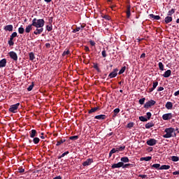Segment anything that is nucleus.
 Returning <instances> with one entry per match:
<instances>
[{
	"mask_svg": "<svg viewBox=\"0 0 179 179\" xmlns=\"http://www.w3.org/2000/svg\"><path fill=\"white\" fill-rule=\"evenodd\" d=\"M31 22L32 25L35 27L36 29H39V27H43L45 24V21L43 19L34 18Z\"/></svg>",
	"mask_w": 179,
	"mask_h": 179,
	"instance_id": "nucleus-1",
	"label": "nucleus"
},
{
	"mask_svg": "<svg viewBox=\"0 0 179 179\" xmlns=\"http://www.w3.org/2000/svg\"><path fill=\"white\" fill-rule=\"evenodd\" d=\"M175 129L173 128H166L165 129L166 134L163 135V138H169L173 136V133L174 132Z\"/></svg>",
	"mask_w": 179,
	"mask_h": 179,
	"instance_id": "nucleus-2",
	"label": "nucleus"
},
{
	"mask_svg": "<svg viewBox=\"0 0 179 179\" xmlns=\"http://www.w3.org/2000/svg\"><path fill=\"white\" fill-rule=\"evenodd\" d=\"M19 106H20V103H17L16 104H13V105H11L8 109V110L11 113H17V110L19 108Z\"/></svg>",
	"mask_w": 179,
	"mask_h": 179,
	"instance_id": "nucleus-3",
	"label": "nucleus"
},
{
	"mask_svg": "<svg viewBox=\"0 0 179 179\" xmlns=\"http://www.w3.org/2000/svg\"><path fill=\"white\" fill-rule=\"evenodd\" d=\"M155 103H156V101L151 99V100L148 101L144 104L143 107L145 108H151V107L154 106Z\"/></svg>",
	"mask_w": 179,
	"mask_h": 179,
	"instance_id": "nucleus-4",
	"label": "nucleus"
},
{
	"mask_svg": "<svg viewBox=\"0 0 179 179\" xmlns=\"http://www.w3.org/2000/svg\"><path fill=\"white\" fill-rule=\"evenodd\" d=\"M9 56H10V58L13 60H14L15 62H17V59H18V56H17V54L15 52H13V51H10L9 53H8Z\"/></svg>",
	"mask_w": 179,
	"mask_h": 179,
	"instance_id": "nucleus-5",
	"label": "nucleus"
},
{
	"mask_svg": "<svg viewBox=\"0 0 179 179\" xmlns=\"http://www.w3.org/2000/svg\"><path fill=\"white\" fill-rule=\"evenodd\" d=\"M157 143V141L155 138H150L146 141V144L150 146H154Z\"/></svg>",
	"mask_w": 179,
	"mask_h": 179,
	"instance_id": "nucleus-6",
	"label": "nucleus"
},
{
	"mask_svg": "<svg viewBox=\"0 0 179 179\" xmlns=\"http://www.w3.org/2000/svg\"><path fill=\"white\" fill-rule=\"evenodd\" d=\"M172 118H173V113H165L162 116V119L164 120H171Z\"/></svg>",
	"mask_w": 179,
	"mask_h": 179,
	"instance_id": "nucleus-7",
	"label": "nucleus"
},
{
	"mask_svg": "<svg viewBox=\"0 0 179 179\" xmlns=\"http://www.w3.org/2000/svg\"><path fill=\"white\" fill-rule=\"evenodd\" d=\"M119 71V69H115L113 71H111L110 73H109L108 77L109 78H115L117 76V72Z\"/></svg>",
	"mask_w": 179,
	"mask_h": 179,
	"instance_id": "nucleus-8",
	"label": "nucleus"
},
{
	"mask_svg": "<svg viewBox=\"0 0 179 179\" xmlns=\"http://www.w3.org/2000/svg\"><path fill=\"white\" fill-rule=\"evenodd\" d=\"M94 162V159H86L83 163V166H90L92 164V163Z\"/></svg>",
	"mask_w": 179,
	"mask_h": 179,
	"instance_id": "nucleus-9",
	"label": "nucleus"
},
{
	"mask_svg": "<svg viewBox=\"0 0 179 179\" xmlns=\"http://www.w3.org/2000/svg\"><path fill=\"white\" fill-rule=\"evenodd\" d=\"M123 166H124V163L118 162L117 164H112L111 169H120V167H122Z\"/></svg>",
	"mask_w": 179,
	"mask_h": 179,
	"instance_id": "nucleus-10",
	"label": "nucleus"
},
{
	"mask_svg": "<svg viewBox=\"0 0 179 179\" xmlns=\"http://www.w3.org/2000/svg\"><path fill=\"white\" fill-rule=\"evenodd\" d=\"M44 31L43 27H38L36 28V29L34 31V34L35 35H39L41 34V33H43V31Z\"/></svg>",
	"mask_w": 179,
	"mask_h": 179,
	"instance_id": "nucleus-11",
	"label": "nucleus"
},
{
	"mask_svg": "<svg viewBox=\"0 0 179 179\" xmlns=\"http://www.w3.org/2000/svg\"><path fill=\"white\" fill-rule=\"evenodd\" d=\"M7 60L6 58L1 59L0 61V68H3L6 66Z\"/></svg>",
	"mask_w": 179,
	"mask_h": 179,
	"instance_id": "nucleus-12",
	"label": "nucleus"
},
{
	"mask_svg": "<svg viewBox=\"0 0 179 179\" xmlns=\"http://www.w3.org/2000/svg\"><path fill=\"white\" fill-rule=\"evenodd\" d=\"M106 118H107V116L105 115H96L94 117V119L99 120H105Z\"/></svg>",
	"mask_w": 179,
	"mask_h": 179,
	"instance_id": "nucleus-13",
	"label": "nucleus"
},
{
	"mask_svg": "<svg viewBox=\"0 0 179 179\" xmlns=\"http://www.w3.org/2000/svg\"><path fill=\"white\" fill-rule=\"evenodd\" d=\"M98 110H100V107L97 106V107L92 108L90 110H88V114H92L93 113H95Z\"/></svg>",
	"mask_w": 179,
	"mask_h": 179,
	"instance_id": "nucleus-14",
	"label": "nucleus"
},
{
	"mask_svg": "<svg viewBox=\"0 0 179 179\" xmlns=\"http://www.w3.org/2000/svg\"><path fill=\"white\" fill-rule=\"evenodd\" d=\"M29 135L31 138L37 136V131L36 129H31L29 132Z\"/></svg>",
	"mask_w": 179,
	"mask_h": 179,
	"instance_id": "nucleus-15",
	"label": "nucleus"
},
{
	"mask_svg": "<svg viewBox=\"0 0 179 179\" xmlns=\"http://www.w3.org/2000/svg\"><path fill=\"white\" fill-rule=\"evenodd\" d=\"M171 73H172V71L171 70H167L163 74V77L169 78V77H170L171 76Z\"/></svg>",
	"mask_w": 179,
	"mask_h": 179,
	"instance_id": "nucleus-16",
	"label": "nucleus"
},
{
	"mask_svg": "<svg viewBox=\"0 0 179 179\" xmlns=\"http://www.w3.org/2000/svg\"><path fill=\"white\" fill-rule=\"evenodd\" d=\"M33 26L32 24H30L29 25H28L26 28H25V32L27 34H29L31 32V31L33 29Z\"/></svg>",
	"mask_w": 179,
	"mask_h": 179,
	"instance_id": "nucleus-17",
	"label": "nucleus"
},
{
	"mask_svg": "<svg viewBox=\"0 0 179 179\" xmlns=\"http://www.w3.org/2000/svg\"><path fill=\"white\" fill-rule=\"evenodd\" d=\"M3 30L6 31H12L13 30V25H6L3 27Z\"/></svg>",
	"mask_w": 179,
	"mask_h": 179,
	"instance_id": "nucleus-18",
	"label": "nucleus"
},
{
	"mask_svg": "<svg viewBox=\"0 0 179 179\" xmlns=\"http://www.w3.org/2000/svg\"><path fill=\"white\" fill-rule=\"evenodd\" d=\"M127 18H129L131 16V6L127 5Z\"/></svg>",
	"mask_w": 179,
	"mask_h": 179,
	"instance_id": "nucleus-19",
	"label": "nucleus"
},
{
	"mask_svg": "<svg viewBox=\"0 0 179 179\" xmlns=\"http://www.w3.org/2000/svg\"><path fill=\"white\" fill-rule=\"evenodd\" d=\"M120 162L122 163H128L129 162V159L128 158V157H122V158L120 159Z\"/></svg>",
	"mask_w": 179,
	"mask_h": 179,
	"instance_id": "nucleus-20",
	"label": "nucleus"
},
{
	"mask_svg": "<svg viewBox=\"0 0 179 179\" xmlns=\"http://www.w3.org/2000/svg\"><path fill=\"white\" fill-rule=\"evenodd\" d=\"M171 169L170 165L164 164L159 168V170H169Z\"/></svg>",
	"mask_w": 179,
	"mask_h": 179,
	"instance_id": "nucleus-21",
	"label": "nucleus"
},
{
	"mask_svg": "<svg viewBox=\"0 0 179 179\" xmlns=\"http://www.w3.org/2000/svg\"><path fill=\"white\" fill-rule=\"evenodd\" d=\"M152 159V157L151 156H148V157H142L141 158V161L143 162V161H145V162H149Z\"/></svg>",
	"mask_w": 179,
	"mask_h": 179,
	"instance_id": "nucleus-22",
	"label": "nucleus"
},
{
	"mask_svg": "<svg viewBox=\"0 0 179 179\" xmlns=\"http://www.w3.org/2000/svg\"><path fill=\"white\" fill-rule=\"evenodd\" d=\"M155 127L153 122H149L145 124V129H150L151 127Z\"/></svg>",
	"mask_w": 179,
	"mask_h": 179,
	"instance_id": "nucleus-23",
	"label": "nucleus"
},
{
	"mask_svg": "<svg viewBox=\"0 0 179 179\" xmlns=\"http://www.w3.org/2000/svg\"><path fill=\"white\" fill-rule=\"evenodd\" d=\"M149 16L150 18H153L155 20H159V19H161L159 15H155L154 14H150Z\"/></svg>",
	"mask_w": 179,
	"mask_h": 179,
	"instance_id": "nucleus-24",
	"label": "nucleus"
},
{
	"mask_svg": "<svg viewBox=\"0 0 179 179\" xmlns=\"http://www.w3.org/2000/svg\"><path fill=\"white\" fill-rule=\"evenodd\" d=\"M172 21H173V17H170V15H168L165 18V22L166 23V24H168L169 22H171Z\"/></svg>",
	"mask_w": 179,
	"mask_h": 179,
	"instance_id": "nucleus-25",
	"label": "nucleus"
},
{
	"mask_svg": "<svg viewBox=\"0 0 179 179\" xmlns=\"http://www.w3.org/2000/svg\"><path fill=\"white\" fill-rule=\"evenodd\" d=\"M161 164H154L151 166L152 169L160 170Z\"/></svg>",
	"mask_w": 179,
	"mask_h": 179,
	"instance_id": "nucleus-26",
	"label": "nucleus"
},
{
	"mask_svg": "<svg viewBox=\"0 0 179 179\" xmlns=\"http://www.w3.org/2000/svg\"><path fill=\"white\" fill-rule=\"evenodd\" d=\"M166 108H167V110H171V108H173V103L167 102L166 104Z\"/></svg>",
	"mask_w": 179,
	"mask_h": 179,
	"instance_id": "nucleus-27",
	"label": "nucleus"
},
{
	"mask_svg": "<svg viewBox=\"0 0 179 179\" xmlns=\"http://www.w3.org/2000/svg\"><path fill=\"white\" fill-rule=\"evenodd\" d=\"M93 68L95 69V70L97 71V72H101V70L99 69V67L98 66V63H93Z\"/></svg>",
	"mask_w": 179,
	"mask_h": 179,
	"instance_id": "nucleus-28",
	"label": "nucleus"
},
{
	"mask_svg": "<svg viewBox=\"0 0 179 179\" xmlns=\"http://www.w3.org/2000/svg\"><path fill=\"white\" fill-rule=\"evenodd\" d=\"M17 36V33L16 31L12 33V34L10 36V39L13 41L14 38H16Z\"/></svg>",
	"mask_w": 179,
	"mask_h": 179,
	"instance_id": "nucleus-29",
	"label": "nucleus"
},
{
	"mask_svg": "<svg viewBox=\"0 0 179 179\" xmlns=\"http://www.w3.org/2000/svg\"><path fill=\"white\" fill-rule=\"evenodd\" d=\"M175 13H176V9L172 8L171 10L168 11L167 15L168 16H172V15L174 14Z\"/></svg>",
	"mask_w": 179,
	"mask_h": 179,
	"instance_id": "nucleus-30",
	"label": "nucleus"
},
{
	"mask_svg": "<svg viewBox=\"0 0 179 179\" xmlns=\"http://www.w3.org/2000/svg\"><path fill=\"white\" fill-rule=\"evenodd\" d=\"M64 142H66V139H60L59 141H57L56 145L59 146L62 144L64 143Z\"/></svg>",
	"mask_w": 179,
	"mask_h": 179,
	"instance_id": "nucleus-31",
	"label": "nucleus"
},
{
	"mask_svg": "<svg viewBox=\"0 0 179 179\" xmlns=\"http://www.w3.org/2000/svg\"><path fill=\"white\" fill-rule=\"evenodd\" d=\"M127 66H122L120 71H119L118 75H122V73L125 72Z\"/></svg>",
	"mask_w": 179,
	"mask_h": 179,
	"instance_id": "nucleus-32",
	"label": "nucleus"
},
{
	"mask_svg": "<svg viewBox=\"0 0 179 179\" xmlns=\"http://www.w3.org/2000/svg\"><path fill=\"white\" fill-rule=\"evenodd\" d=\"M120 111V109L119 108H117L114 109V110H113V114H114L113 117H115L117 114H119Z\"/></svg>",
	"mask_w": 179,
	"mask_h": 179,
	"instance_id": "nucleus-33",
	"label": "nucleus"
},
{
	"mask_svg": "<svg viewBox=\"0 0 179 179\" xmlns=\"http://www.w3.org/2000/svg\"><path fill=\"white\" fill-rule=\"evenodd\" d=\"M18 33L20 34H23L24 33V28L22 26L18 28Z\"/></svg>",
	"mask_w": 179,
	"mask_h": 179,
	"instance_id": "nucleus-34",
	"label": "nucleus"
},
{
	"mask_svg": "<svg viewBox=\"0 0 179 179\" xmlns=\"http://www.w3.org/2000/svg\"><path fill=\"white\" fill-rule=\"evenodd\" d=\"M29 59L31 61H34L35 59V56H34V52H29Z\"/></svg>",
	"mask_w": 179,
	"mask_h": 179,
	"instance_id": "nucleus-35",
	"label": "nucleus"
},
{
	"mask_svg": "<svg viewBox=\"0 0 179 179\" xmlns=\"http://www.w3.org/2000/svg\"><path fill=\"white\" fill-rule=\"evenodd\" d=\"M159 70L162 71H164V66L162 62H159Z\"/></svg>",
	"mask_w": 179,
	"mask_h": 179,
	"instance_id": "nucleus-36",
	"label": "nucleus"
},
{
	"mask_svg": "<svg viewBox=\"0 0 179 179\" xmlns=\"http://www.w3.org/2000/svg\"><path fill=\"white\" fill-rule=\"evenodd\" d=\"M69 139L71 141H76V140L79 139V136H78V135H74L73 136L69 137Z\"/></svg>",
	"mask_w": 179,
	"mask_h": 179,
	"instance_id": "nucleus-37",
	"label": "nucleus"
},
{
	"mask_svg": "<svg viewBox=\"0 0 179 179\" xmlns=\"http://www.w3.org/2000/svg\"><path fill=\"white\" fill-rule=\"evenodd\" d=\"M139 120L142 121L143 122H146L148 121L147 117H144V116H140L138 117Z\"/></svg>",
	"mask_w": 179,
	"mask_h": 179,
	"instance_id": "nucleus-38",
	"label": "nucleus"
},
{
	"mask_svg": "<svg viewBox=\"0 0 179 179\" xmlns=\"http://www.w3.org/2000/svg\"><path fill=\"white\" fill-rule=\"evenodd\" d=\"M24 171H25V169H24L23 167H19L18 169H17V173H24Z\"/></svg>",
	"mask_w": 179,
	"mask_h": 179,
	"instance_id": "nucleus-39",
	"label": "nucleus"
},
{
	"mask_svg": "<svg viewBox=\"0 0 179 179\" xmlns=\"http://www.w3.org/2000/svg\"><path fill=\"white\" fill-rule=\"evenodd\" d=\"M40 141H41L40 138H38V137H35L33 139V142H34V144H38Z\"/></svg>",
	"mask_w": 179,
	"mask_h": 179,
	"instance_id": "nucleus-40",
	"label": "nucleus"
},
{
	"mask_svg": "<svg viewBox=\"0 0 179 179\" xmlns=\"http://www.w3.org/2000/svg\"><path fill=\"white\" fill-rule=\"evenodd\" d=\"M171 160L173 162H178L179 161V157H178V156H172L171 157Z\"/></svg>",
	"mask_w": 179,
	"mask_h": 179,
	"instance_id": "nucleus-41",
	"label": "nucleus"
},
{
	"mask_svg": "<svg viewBox=\"0 0 179 179\" xmlns=\"http://www.w3.org/2000/svg\"><path fill=\"white\" fill-rule=\"evenodd\" d=\"M68 154H69V151H66V152H63L61 156H59L58 159H62V157H64L65 156H66V155H68Z\"/></svg>",
	"mask_w": 179,
	"mask_h": 179,
	"instance_id": "nucleus-42",
	"label": "nucleus"
},
{
	"mask_svg": "<svg viewBox=\"0 0 179 179\" xmlns=\"http://www.w3.org/2000/svg\"><path fill=\"white\" fill-rule=\"evenodd\" d=\"M70 55V51L69 50L66 49L62 54V56L64 57L66 55Z\"/></svg>",
	"mask_w": 179,
	"mask_h": 179,
	"instance_id": "nucleus-43",
	"label": "nucleus"
},
{
	"mask_svg": "<svg viewBox=\"0 0 179 179\" xmlns=\"http://www.w3.org/2000/svg\"><path fill=\"white\" fill-rule=\"evenodd\" d=\"M34 87V83H31V85H29L27 88L28 91H31Z\"/></svg>",
	"mask_w": 179,
	"mask_h": 179,
	"instance_id": "nucleus-44",
	"label": "nucleus"
},
{
	"mask_svg": "<svg viewBox=\"0 0 179 179\" xmlns=\"http://www.w3.org/2000/svg\"><path fill=\"white\" fill-rule=\"evenodd\" d=\"M159 85V82L156 81L152 83V88L155 90L157 87Z\"/></svg>",
	"mask_w": 179,
	"mask_h": 179,
	"instance_id": "nucleus-45",
	"label": "nucleus"
},
{
	"mask_svg": "<svg viewBox=\"0 0 179 179\" xmlns=\"http://www.w3.org/2000/svg\"><path fill=\"white\" fill-rule=\"evenodd\" d=\"M134 166V164H124V165L122 166V169H127V167H129V166Z\"/></svg>",
	"mask_w": 179,
	"mask_h": 179,
	"instance_id": "nucleus-46",
	"label": "nucleus"
},
{
	"mask_svg": "<svg viewBox=\"0 0 179 179\" xmlns=\"http://www.w3.org/2000/svg\"><path fill=\"white\" fill-rule=\"evenodd\" d=\"M145 99H146L145 98H142L138 100V103L142 106L143 104H144Z\"/></svg>",
	"mask_w": 179,
	"mask_h": 179,
	"instance_id": "nucleus-47",
	"label": "nucleus"
},
{
	"mask_svg": "<svg viewBox=\"0 0 179 179\" xmlns=\"http://www.w3.org/2000/svg\"><path fill=\"white\" fill-rule=\"evenodd\" d=\"M46 30L48 31H51L52 30V26L51 25H47L46 26Z\"/></svg>",
	"mask_w": 179,
	"mask_h": 179,
	"instance_id": "nucleus-48",
	"label": "nucleus"
},
{
	"mask_svg": "<svg viewBox=\"0 0 179 179\" xmlns=\"http://www.w3.org/2000/svg\"><path fill=\"white\" fill-rule=\"evenodd\" d=\"M146 115H147L146 119H147L148 120H149L151 119L152 113H151L150 112H148V113H146Z\"/></svg>",
	"mask_w": 179,
	"mask_h": 179,
	"instance_id": "nucleus-49",
	"label": "nucleus"
},
{
	"mask_svg": "<svg viewBox=\"0 0 179 179\" xmlns=\"http://www.w3.org/2000/svg\"><path fill=\"white\" fill-rule=\"evenodd\" d=\"M101 54H102L103 58H106V57H107V53H106V51L105 49H103V50L102 51Z\"/></svg>",
	"mask_w": 179,
	"mask_h": 179,
	"instance_id": "nucleus-50",
	"label": "nucleus"
},
{
	"mask_svg": "<svg viewBox=\"0 0 179 179\" xmlns=\"http://www.w3.org/2000/svg\"><path fill=\"white\" fill-rule=\"evenodd\" d=\"M125 146H120V148H117V150H118V152H122V150H125Z\"/></svg>",
	"mask_w": 179,
	"mask_h": 179,
	"instance_id": "nucleus-51",
	"label": "nucleus"
},
{
	"mask_svg": "<svg viewBox=\"0 0 179 179\" xmlns=\"http://www.w3.org/2000/svg\"><path fill=\"white\" fill-rule=\"evenodd\" d=\"M8 45H9V46H13L14 44H15L14 41H13V40H10H10L8 41Z\"/></svg>",
	"mask_w": 179,
	"mask_h": 179,
	"instance_id": "nucleus-52",
	"label": "nucleus"
},
{
	"mask_svg": "<svg viewBox=\"0 0 179 179\" xmlns=\"http://www.w3.org/2000/svg\"><path fill=\"white\" fill-rule=\"evenodd\" d=\"M80 31V27H77L73 31V34H76L77 33V31Z\"/></svg>",
	"mask_w": 179,
	"mask_h": 179,
	"instance_id": "nucleus-53",
	"label": "nucleus"
},
{
	"mask_svg": "<svg viewBox=\"0 0 179 179\" xmlns=\"http://www.w3.org/2000/svg\"><path fill=\"white\" fill-rule=\"evenodd\" d=\"M138 178H141L142 179L148 178V175H138Z\"/></svg>",
	"mask_w": 179,
	"mask_h": 179,
	"instance_id": "nucleus-54",
	"label": "nucleus"
},
{
	"mask_svg": "<svg viewBox=\"0 0 179 179\" xmlns=\"http://www.w3.org/2000/svg\"><path fill=\"white\" fill-rule=\"evenodd\" d=\"M132 127H134V123L133 122L127 124V128L131 129Z\"/></svg>",
	"mask_w": 179,
	"mask_h": 179,
	"instance_id": "nucleus-55",
	"label": "nucleus"
},
{
	"mask_svg": "<svg viewBox=\"0 0 179 179\" xmlns=\"http://www.w3.org/2000/svg\"><path fill=\"white\" fill-rule=\"evenodd\" d=\"M103 18L106 19V20H110V17H109L108 15H103Z\"/></svg>",
	"mask_w": 179,
	"mask_h": 179,
	"instance_id": "nucleus-56",
	"label": "nucleus"
},
{
	"mask_svg": "<svg viewBox=\"0 0 179 179\" xmlns=\"http://www.w3.org/2000/svg\"><path fill=\"white\" fill-rule=\"evenodd\" d=\"M119 152V150H117H117H116V149H115V148H113V149L111 150L112 154H114V153H115V152Z\"/></svg>",
	"mask_w": 179,
	"mask_h": 179,
	"instance_id": "nucleus-57",
	"label": "nucleus"
},
{
	"mask_svg": "<svg viewBox=\"0 0 179 179\" xmlns=\"http://www.w3.org/2000/svg\"><path fill=\"white\" fill-rule=\"evenodd\" d=\"M90 45H92V46H95V44H96V43H95V41H90Z\"/></svg>",
	"mask_w": 179,
	"mask_h": 179,
	"instance_id": "nucleus-58",
	"label": "nucleus"
},
{
	"mask_svg": "<svg viewBox=\"0 0 179 179\" xmlns=\"http://www.w3.org/2000/svg\"><path fill=\"white\" fill-rule=\"evenodd\" d=\"M86 27V24H83L80 27V30L83 31V29H85V27Z\"/></svg>",
	"mask_w": 179,
	"mask_h": 179,
	"instance_id": "nucleus-59",
	"label": "nucleus"
},
{
	"mask_svg": "<svg viewBox=\"0 0 179 179\" xmlns=\"http://www.w3.org/2000/svg\"><path fill=\"white\" fill-rule=\"evenodd\" d=\"M85 51L86 52H90V48L87 46H85Z\"/></svg>",
	"mask_w": 179,
	"mask_h": 179,
	"instance_id": "nucleus-60",
	"label": "nucleus"
},
{
	"mask_svg": "<svg viewBox=\"0 0 179 179\" xmlns=\"http://www.w3.org/2000/svg\"><path fill=\"white\" fill-rule=\"evenodd\" d=\"M164 90V87H158V90H157V91H163Z\"/></svg>",
	"mask_w": 179,
	"mask_h": 179,
	"instance_id": "nucleus-61",
	"label": "nucleus"
},
{
	"mask_svg": "<svg viewBox=\"0 0 179 179\" xmlns=\"http://www.w3.org/2000/svg\"><path fill=\"white\" fill-rule=\"evenodd\" d=\"M53 179H62V177L61 176H58L53 178Z\"/></svg>",
	"mask_w": 179,
	"mask_h": 179,
	"instance_id": "nucleus-62",
	"label": "nucleus"
},
{
	"mask_svg": "<svg viewBox=\"0 0 179 179\" xmlns=\"http://www.w3.org/2000/svg\"><path fill=\"white\" fill-rule=\"evenodd\" d=\"M178 95H179V90L174 92V96H178Z\"/></svg>",
	"mask_w": 179,
	"mask_h": 179,
	"instance_id": "nucleus-63",
	"label": "nucleus"
},
{
	"mask_svg": "<svg viewBox=\"0 0 179 179\" xmlns=\"http://www.w3.org/2000/svg\"><path fill=\"white\" fill-rule=\"evenodd\" d=\"M145 57H146L145 53H142L141 55V59H142V58H145Z\"/></svg>",
	"mask_w": 179,
	"mask_h": 179,
	"instance_id": "nucleus-64",
	"label": "nucleus"
}]
</instances>
